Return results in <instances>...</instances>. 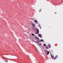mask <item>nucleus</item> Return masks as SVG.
I'll return each instance as SVG.
<instances>
[{
  "mask_svg": "<svg viewBox=\"0 0 63 63\" xmlns=\"http://www.w3.org/2000/svg\"><path fill=\"white\" fill-rule=\"evenodd\" d=\"M40 29H41V27H40Z\"/></svg>",
  "mask_w": 63,
  "mask_h": 63,
  "instance_id": "18",
  "label": "nucleus"
},
{
  "mask_svg": "<svg viewBox=\"0 0 63 63\" xmlns=\"http://www.w3.org/2000/svg\"><path fill=\"white\" fill-rule=\"evenodd\" d=\"M32 36H34V34L33 33H32Z\"/></svg>",
  "mask_w": 63,
  "mask_h": 63,
  "instance_id": "14",
  "label": "nucleus"
},
{
  "mask_svg": "<svg viewBox=\"0 0 63 63\" xmlns=\"http://www.w3.org/2000/svg\"><path fill=\"white\" fill-rule=\"evenodd\" d=\"M38 45H40V46H41V45H42V44L41 43H40Z\"/></svg>",
  "mask_w": 63,
  "mask_h": 63,
  "instance_id": "15",
  "label": "nucleus"
},
{
  "mask_svg": "<svg viewBox=\"0 0 63 63\" xmlns=\"http://www.w3.org/2000/svg\"><path fill=\"white\" fill-rule=\"evenodd\" d=\"M41 9H40V10L39 11V12H40L41 11Z\"/></svg>",
  "mask_w": 63,
  "mask_h": 63,
  "instance_id": "16",
  "label": "nucleus"
},
{
  "mask_svg": "<svg viewBox=\"0 0 63 63\" xmlns=\"http://www.w3.org/2000/svg\"><path fill=\"white\" fill-rule=\"evenodd\" d=\"M37 34H38L39 33V29H37Z\"/></svg>",
  "mask_w": 63,
  "mask_h": 63,
  "instance_id": "4",
  "label": "nucleus"
},
{
  "mask_svg": "<svg viewBox=\"0 0 63 63\" xmlns=\"http://www.w3.org/2000/svg\"><path fill=\"white\" fill-rule=\"evenodd\" d=\"M45 52L46 55H48L49 53V51L46 50L45 51Z\"/></svg>",
  "mask_w": 63,
  "mask_h": 63,
  "instance_id": "2",
  "label": "nucleus"
},
{
  "mask_svg": "<svg viewBox=\"0 0 63 63\" xmlns=\"http://www.w3.org/2000/svg\"><path fill=\"white\" fill-rule=\"evenodd\" d=\"M57 57H58V56H57V55L55 57V58H54V60H55V59H56V58H57Z\"/></svg>",
  "mask_w": 63,
  "mask_h": 63,
  "instance_id": "7",
  "label": "nucleus"
},
{
  "mask_svg": "<svg viewBox=\"0 0 63 63\" xmlns=\"http://www.w3.org/2000/svg\"><path fill=\"white\" fill-rule=\"evenodd\" d=\"M37 50H38L37 49Z\"/></svg>",
  "mask_w": 63,
  "mask_h": 63,
  "instance_id": "19",
  "label": "nucleus"
},
{
  "mask_svg": "<svg viewBox=\"0 0 63 63\" xmlns=\"http://www.w3.org/2000/svg\"><path fill=\"white\" fill-rule=\"evenodd\" d=\"M34 22L35 23H37V20H34Z\"/></svg>",
  "mask_w": 63,
  "mask_h": 63,
  "instance_id": "8",
  "label": "nucleus"
},
{
  "mask_svg": "<svg viewBox=\"0 0 63 63\" xmlns=\"http://www.w3.org/2000/svg\"><path fill=\"white\" fill-rule=\"evenodd\" d=\"M38 36L39 37H40V38H42V35L41 34H38Z\"/></svg>",
  "mask_w": 63,
  "mask_h": 63,
  "instance_id": "3",
  "label": "nucleus"
},
{
  "mask_svg": "<svg viewBox=\"0 0 63 63\" xmlns=\"http://www.w3.org/2000/svg\"><path fill=\"white\" fill-rule=\"evenodd\" d=\"M52 52H53L52 51V50H51Z\"/></svg>",
  "mask_w": 63,
  "mask_h": 63,
  "instance_id": "17",
  "label": "nucleus"
},
{
  "mask_svg": "<svg viewBox=\"0 0 63 63\" xmlns=\"http://www.w3.org/2000/svg\"><path fill=\"white\" fill-rule=\"evenodd\" d=\"M35 38L36 39H37V40L36 39V41H37V42L33 40L34 42H35V43H39L40 41V39H39V38L37 37L36 36H35Z\"/></svg>",
  "mask_w": 63,
  "mask_h": 63,
  "instance_id": "1",
  "label": "nucleus"
},
{
  "mask_svg": "<svg viewBox=\"0 0 63 63\" xmlns=\"http://www.w3.org/2000/svg\"><path fill=\"white\" fill-rule=\"evenodd\" d=\"M40 42H44V40L43 39H41L40 40Z\"/></svg>",
  "mask_w": 63,
  "mask_h": 63,
  "instance_id": "6",
  "label": "nucleus"
},
{
  "mask_svg": "<svg viewBox=\"0 0 63 63\" xmlns=\"http://www.w3.org/2000/svg\"><path fill=\"white\" fill-rule=\"evenodd\" d=\"M48 47H49V48H50V45H47Z\"/></svg>",
  "mask_w": 63,
  "mask_h": 63,
  "instance_id": "10",
  "label": "nucleus"
},
{
  "mask_svg": "<svg viewBox=\"0 0 63 63\" xmlns=\"http://www.w3.org/2000/svg\"><path fill=\"white\" fill-rule=\"evenodd\" d=\"M31 20H35V19L33 18H31Z\"/></svg>",
  "mask_w": 63,
  "mask_h": 63,
  "instance_id": "11",
  "label": "nucleus"
},
{
  "mask_svg": "<svg viewBox=\"0 0 63 63\" xmlns=\"http://www.w3.org/2000/svg\"><path fill=\"white\" fill-rule=\"evenodd\" d=\"M48 46H47L46 47V49H48Z\"/></svg>",
  "mask_w": 63,
  "mask_h": 63,
  "instance_id": "9",
  "label": "nucleus"
},
{
  "mask_svg": "<svg viewBox=\"0 0 63 63\" xmlns=\"http://www.w3.org/2000/svg\"><path fill=\"white\" fill-rule=\"evenodd\" d=\"M43 46H45V47H46V44H43Z\"/></svg>",
  "mask_w": 63,
  "mask_h": 63,
  "instance_id": "12",
  "label": "nucleus"
},
{
  "mask_svg": "<svg viewBox=\"0 0 63 63\" xmlns=\"http://www.w3.org/2000/svg\"><path fill=\"white\" fill-rule=\"evenodd\" d=\"M51 56V57H52V58H53V57H54L53 56H52V55Z\"/></svg>",
  "mask_w": 63,
  "mask_h": 63,
  "instance_id": "13",
  "label": "nucleus"
},
{
  "mask_svg": "<svg viewBox=\"0 0 63 63\" xmlns=\"http://www.w3.org/2000/svg\"><path fill=\"white\" fill-rule=\"evenodd\" d=\"M32 25L33 27H35V24L33 23H32Z\"/></svg>",
  "mask_w": 63,
  "mask_h": 63,
  "instance_id": "5",
  "label": "nucleus"
}]
</instances>
